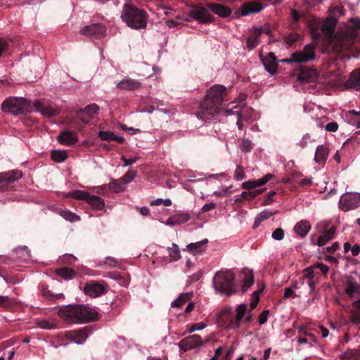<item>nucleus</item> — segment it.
Wrapping results in <instances>:
<instances>
[{
    "mask_svg": "<svg viewBox=\"0 0 360 360\" xmlns=\"http://www.w3.org/2000/svg\"><path fill=\"white\" fill-rule=\"evenodd\" d=\"M336 20L333 18H328L321 27L322 33L326 37L324 51L330 53H338L349 49L353 44L357 32L360 30V18L350 20V25L340 30L333 34Z\"/></svg>",
    "mask_w": 360,
    "mask_h": 360,
    "instance_id": "obj_1",
    "label": "nucleus"
},
{
    "mask_svg": "<svg viewBox=\"0 0 360 360\" xmlns=\"http://www.w3.org/2000/svg\"><path fill=\"white\" fill-rule=\"evenodd\" d=\"M226 101V88L220 84L212 86L200 103L196 117L205 122L212 120L222 110V104Z\"/></svg>",
    "mask_w": 360,
    "mask_h": 360,
    "instance_id": "obj_2",
    "label": "nucleus"
},
{
    "mask_svg": "<svg viewBox=\"0 0 360 360\" xmlns=\"http://www.w3.org/2000/svg\"><path fill=\"white\" fill-rule=\"evenodd\" d=\"M58 315L67 323L78 324L96 320L98 313L89 305L67 304L58 309Z\"/></svg>",
    "mask_w": 360,
    "mask_h": 360,
    "instance_id": "obj_3",
    "label": "nucleus"
},
{
    "mask_svg": "<svg viewBox=\"0 0 360 360\" xmlns=\"http://www.w3.org/2000/svg\"><path fill=\"white\" fill-rule=\"evenodd\" d=\"M247 305L240 304L236 309V314L232 309L226 307L217 315L218 323L226 329L236 330L240 328V321L245 317Z\"/></svg>",
    "mask_w": 360,
    "mask_h": 360,
    "instance_id": "obj_4",
    "label": "nucleus"
},
{
    "mask_svg": "<svg viewBox=\"0 0 360 360\" xmlns=\"http://www.w3.org/2000/svg\"><path fill=\"white\" fill-rule=\"evenodd\" d=\"M121 18L128 27L139 30L146 27L148 16L143 10L129 4H124L121 13Z\"/></svg>",
    "mask_w": 360,
    "mask_h": 360,
    "instance_id": "obj_5",
    "label": "nucleus"
},
{
    "mask_svg": "<svg viewBox=\"0 0 360 360\" xmlns=\"http://www.w3.org/2000/svg\"><path fill=\"white\" fill-rule=\"evenodd\" d=\"M235 274L231 270L225 269L219 271L213 277V287L219 293L231 295L235 293Z\"/></svg>",
    "mask_w": 360,
    "mask_h": 360,
    "instance_id": "obj_6",
    "label": "nucleus"
},
{
    "mask_svg": "<svg viewBox=\"0 0 360 360\" xmlns=\"http://www.w3.org/2000/svg\"><path fill=\"white\" fill-rule=\"evenodd\" d=\"M1 109L11 115H19L32 112L33 107L30 101L23 97H10L3 102Z\"/></svg>",
    "mask_w": 360,
    "mask_h": 360,
    "instance_id": "obj_7",
    "label": "nucleus"
},
{
    "mask_svg": "<svg viewBox=\"0 0 360 360\" xmlns=\"http://www.w3.org/2000/svg\"><path fill=\"white\" fill-rule=\"evenodd\" d=\"M67 197L77 200H85L94 210H101L105 207L104 200L97 195H90L89 193L84 191H75L68 193Z\"/></svg>",
    "mask_w": 360,
    "mask_h": 360,
    "instance_id": "obj_8",
    "label": "nucleus"
},
{
    "mask_svg": "<svg viewBox=\"0 0 360 360\" xmlns=\"http://www.w3.org/2000/svg\"><path fill=\"white\" fill-rule=\"evenodd\" d=\"M316 58L315 46L311 44L305 45L303 50L291 54L289 58L281 60L283 63H307Z\"/></svg>",
    "mask_w": 360,
    "mask_h": 360,
    "instance_id": "obj_9",
    "label": "nucleus"
},
{
    "mask_svg": "<svg viewBox=\"0 0 360 360\" xmlns=\"http://www.w3.org/2000/svg\"><path fill=\"white\" fill-rule=\"evenodd\" d=\"M360 205V194L359 193H344L340 199L339 207L341 210L347 212L354 210Z\"/></svg>",
    "mask_w": 360,
    "mask_h": 360,
    "instance_id": "obj_10",
    "label": "nucleus"
},
{
    "mask_svg": "<svg viewBox=\"0 0 360 360\" xmlns=\"http://www.w3.org/2000/svg\"><path fill=\"white\" fill-rule=\"evenodd\" d=\"M32 107L37 112L48 117L56 116L59 113V109L54 103L44 99L36 101Z\"/></svg>",
    "mask_w": 360,
    "mask_h": 360,
    "instance_id": "obj_11",
    "label": "nucleus"
},
{
    "mask_svg": "<svg viewBox=\"0 0 360 360\" xmlns=\"http://www.w3.org/2000/svg\"><path fill=\"white\" fill-rule=\"evenodd\" d=\"M204 342L198 335H190L186 338L182 339L179 343L178 346L182 352L193 349L197 347L202 345Z\"/></svg>",
    "mask_w": 360,
    "mask_h": 360,
    "instance_id": "obj_12",
    "label": "nucleus"
},
{
    "mask_svg": "<svg viewBox=\"0 0 360 360\" xmlns=\"http://www.w3.org/2000/svg\"><path fill=\"white\" fill-rule=\"evenodd\" d=\"M91 330L89 327H85L77 331H71L66 333V338L70 342L77 345L84 343L91 334Z\"/></svg>",
    "mask_w": 360,
    "mask_h": 360,
    "instance_id": "obj_13",
    "label": "nucleus"
},
{
    "mask_svg": "<svg viewBox=\"0 0 360 360\" xmlns=\"http://www.w3.org/2000/svg\"><path fill=\"white\" fill-rule=\"evenodd\" d=\"M328 224L326 222H321L318 224V226L322 227L321 234L319 236L317 242L313 243L319 247L325 245L329 240L335 237L336 229L335 227L327 229Z\"/></svg>",
    "mask_w": 360,
    "mask_h": 360,
    "instance_id": "obj_14",
    "label": "nucleus"
},
{
    "mask_svg": "<svg viewBox=\"0 0 360 360\" xmlns=\"http://www.w3.org/2000/svg\"><path fill=\"white\" fill-rule=\"evenodd\" d=\"M225 112L227 115H236V125L240 130L243 128V121H248L250 120V117L245 114V111L242 110L241 105L236 104L233 106L226 109Z\"/></svg>",
    "mask_w": 360,
    "mask_h": 360,
    "instance_id": "obj_15",
    "label": "nucleus"
},
{
    "mask_svg": "<svg viewBox=\"0 0 360 360\" xmlns=\"http://www.w3.org/2000/svg\"><path fill=\"white\" fill-rule=\"evenodd\" d=\"M81 33L85 36L99 39L105 35V28L101 23H94L85 26L81 30Z\"/></svg>",
    "mask_w": 360,
    "mask_h": 360,
    "instance_id": "obj_16",
    "label": "nucleus"
},
{
    "mask_svg": "<svg viewBox=\"0 0 360 360\" xmlns=\"http://www.w3.org/2000/svg\"><path fill=\"white\" fill-rule=\"evenodd\" d=\"M105 292V288L103 283L90 281L86 283L84 288L85 295L91 297H97L102 295Z\"/></svg>",
    "mask_w": 360,
    "mask_h": 360,
    "instance_id": "obj_17",
    "label": "nucleus"
},
{
    "mask_svg": "<svg viewBox=\"0 0 360 360\" xmlns=\"http://www.w3.org/2000/svg\"><path fill=\"white\" fill-rule=\"evenodd\" d=\"M260 59L265 68V70L268 72L271 75H274L276 72L279 61L277 60L274 53L269 52L265 57L260 56ZM280 62H281V60H280Z\"/></svg>",
    "mask_w": 360,
    "mask_h": 360,
    "instance_id": "obj_18",
    "label": "nucleus"
},
{
    "mask_svg": "<svg viewBox=\"0 0 360 360\" xmlns=\"http://www.w3.org/2000/svg\"><path fill=\"white\" fill-rule=\"evenodd\" d=\"M191 16L200 23H207L212 21V18L207 8H197L191 11Z\"/></svg>",
    "mask_w": 360,
    "mask_h": 360,
    "instance_id": "obj_19",
    "label": "nucleus"
},
{
    "mask_svg": "<svg viewBox=\"0 0 360 360\" xmlns=\"http://www.w3.org/2000/svg\"><path fill=\"white\" fill-rule=\"evenodd\" d=\"M77 141V134L72 131H63L58 136V141L62 145L72 146Z\"/></svg>",
    "mask_w": 360,
    "mask_h": 360,
    "instance_id": "obj_20",
    "label": "nucleus"
},
{
    "mask_svg": "<svg viewBox=\"0 0 360 360\" xmlns=\"http://www.w3.org/2000/svg\"><path fill=\"white\" fill-rule=\"evenodd\" d=\"M274 176L272 174H267L259 179L250 180L245 181L242 184L241 187L243 189L249 190L256 187L261 186L266 184L270 181Z\"/></svg>",
    "mask_w": 360,
    "mask_h": 360,
    "instance_id": "obj_21",
    "label": "nucleus"
},
{
    "mask_svg": "<svg viewBox=\"0 0 360 360\" xmlns=\"http://www.w3.org/2000/svg\"><path fill=\"white\" fill-rule=\"evenodd\" d=\"M22 176L21 171L13 169L11 171L0 173V184L13 183Z\"/></svg>",
    "mask_w": 360,
    "mask_h": 360,
    "instance_id": "obj_22",
    "label": "nucleus"
},
{
    "mask_svg": "<svg viewBox=\"0 0 360 360\" xmlns=\"http://www.w3.org/2000/svg\"><path fill=\"white\" fill-rule=\"evenodd\" d=\"M98 111L99 107L96 104L92 103L86 106L84 109H80L77 112V116L80 117L81 120L84 123L86 124L89 122V120H85L84 118H82L81 117L82 114L84 113L89 117V119H92L98 114Z\"/></svg>",
    "mask_w": 360,
    "mask_h": 360,
    "instance_id": "obj_23",
    "label": "nucleus"
},
{
    "mask_svg": "<svg viewBox=\"0 0 360 360\" xmlns=\"http://www.w3.org/2000/svg\"><path fill=\"white\" fill-rule=\"evenodd\" d=\"M345 86L347 88L355 90L360 89V68H356L350 73L349 79L345 82Z\"/></svg>",
    "mask_w": 360,
    "mask_h": 360,
    "instance_id": "obj_24",
    "label": "nucleus"
},
{
    "mask_svg": "<svg viewBox=\"0 0 360 360\" xmlns=\"http://www.w3.org/2000/svg\"><path fill=\"white\" fill-rule=\"evenodd\" d=\"M264 8L262 4L258 2H247L242 6L241 14L246 16L261 11Z\"/></svg>",
    "mask_w": 360,
    "mask_h": 360,
    "instance_id": "obj_25",
    "label": "nucleus"
},
{
    "mask_svg": "<svg viewBox=\"0 0 360 360\" xmlns=\"http://www.w3.org/2000/svg\"><path fill=\"white\" fill-rule=\"evenodd\" d=\"M141 84L137 80L131 78H124L117 84V88L122 90H136L141 87Z\"/></svg>",
    "mask_w": 360,
    "mask_h": 360,
    "instance_id": "obj_26",
    "label": "nucleus"
},
{
    "mask_svg": "<svg viewBox=\"0 0 360 360\" xmlns=\"http://www.w3.org/2000/svg\"><path fill=\"white\" fill-rule=\"evenodd\" d=\"M311 229V224L307 220H301L294 226L295 232L301 238H304L308 234Z\"/></svg>",
    "mask_w": 360,
    "mask_h": 360,
    "instance_id": "obj_27",
    "label": "nucleus"
},
{
    "mask_svg": "<svg viewBox=\"0 0 360 360\" xmlns=\"http://www.w3.org/2000/svg\"><path fill=\"white\" fill-rule=\"evenodd\" d=\"M262 30L261 27L255 28L253 34L247 38L246 44L249 49H255L259 44V37L262 34Z\"/></svg>",
    "mask_w": 360,
    "mask_h": 360,
    "instance_id": "obj_28",
    "label": "nucleus"
},
{
    "mask_svg": "<svg viewBox=\"0 0 360 360\" xmlns=\"http://www.w3.org/2000/svg\"><path fill=\"white\" fill-rule=\"evenodd\" d=\"M207 7L213 13L222 18H226L231 13L230 8L221 4H207Z\"/></svg>",
    "mask_w": 360,
    "mask_h": 360,
    "instance_id": "obj_29",
    "label": "nucleus"
},
{
    "mask_svg": "<svg viewBox=\"0 0 360 360\" xmlns=\"http://www.w3.org/2000/svg\"><path fill=\"white\" fill-rule=\"evenodd\" d=\"M241 278L243 282V290H247L254 283V274L253 271L249 269H244L241 272Z\"/></svg>",
    "mask_w": 360,
    "mask_h": 360,
    "instance_id": "obj_30",
    "label": "nucleus"
},
{
    "mask_svg": "<svg viewBox=\"0 0 360 360\" xmlns=\"http://www.w3.org/2000/svg\"><path fill=\"white\" fill-rule=\"evenodd\" d=\"M328 155V149L323 145H319L317 146L314 160L318 163H324Z\"/></svg>",
    "mask_w": 360,
    "mask_h": 360,
    "instance_id": "obj_31",
    "label": "nucleus"
},
{
    "mask_svg": "<svg viewBox=\"0 0 360 360\" xmlns=\"http://www.w3.org/2000/svg\"><path fill=\"white\" fill-rule=\"evenodd\" d=\"M125 186V182H124L121 179H114L111 178L110 182L108 184V188L115 193L124 191Z\"/></svg>",
    "mask_w": 360,
    "mask_h": 360,
    "instance_id": "obj_32",
    "label": "nucleus"
},
{
    "mask_svg": "<svg viewBox=\"0 0 360 360\" xmlns=\"http://www.w3.org/2000/svg\"><path fill=\"white\" fill-rule=\"evenodd\" d=\"M347 122L352 125L360 128V111L350 110L345 115Z\"/></svg>",
    "mask_w": 360,
    "mask_h": 360,
    "instance_id": "obj_33",
    "label": "nucleus"
},
{
    "mask_svg": "<svg viewBox=\"0 0 360 360\" xmlns=\"http://www.w3.org/2000/svg\"><path fill=\"white\" fill-rule=\"evenodd\" d=\"M193 294L191 292L181 293L179 297L171 303L172 307H181L184 303L189 301Z\"/></svg>",
    "mask_w": 360,
    "mask_h": 360,
    "instance_id": "obj_34",
    "label": "nucleus"
},
{
    "mask_svg": "<svg viewBox=\"0 0 360 360\" xmlns=\"http://www.w3.org/2000/svg\"><path fill=\"white\" fill-rule=\"evenodd\" d=\"M56 274L65 280H71L75 275L76 272L69 268H60L56 270Z\"/></svg>",
    "mask_w": 360,
    "mask_h": 360,
    "instance_id": "obj_35",
    "label": "nucleus"
},
{
    "mask_svg": "<svg viewBox=\"0 0 360 360\" xmlns=\"http://www.w3.org/2000/svg\"><path fill=\"white\" fill-rule=\"evenodd\" d=\"M359 285L353 280L350 279L346 286L345 292L349 296L354 297L359 292Z\"/></svg>",
    "mask_w": 360,
    "mask_h": 360,
    "instance_id": "obj_36",
    "label": "nucleus"
},
{
    "mask_svg": "<svg viewBox=\"0 0 360 360\" xmlns=\"http://www.w3.org/2000/svg\"><path fill=\"white\" fill-rule=\"evenodd\" d=\"M68 158L66 150H53L51 151V158L56 162H63Z\"/></svg>",
    "mask_w": 360,
    "mask_h": 360,
    "instance_id": "obj_37",
    "label": "nucleus"
},
{
    "mask_svg": "<svg viewBox=\"0 0 360 360\" xmlns=\"http://www.w3.org/2000/svg\"><path fill=\"white\" fill-rule=\"evenodd\" d=\"M208 242L207 239H204L197 243H190L187 245V249L193 255H196L202 251V246Z\"/></svg>",
    "mask_w": 360,
    "mask_h": 360,
    "instance_id": "obj_38",
    "label": "nucleus"
},
{
    "mask_svg": "<svg viewBox=\"0 0 360 360\" xmlns=\"http://www.w3.org/2000/svg\"><path fill=\"white\" fill-rule=\"evenodd\" d=\"M59 214L63 218L70 222L80 220L79 216L66 209L60 210Z\"/></svg>",
    "mask_w": 360,
    "mask_h": 360,
    "instance_id": "obj_39",
    "label": "nucleus"
},
{
    "mask_svg": "<svg viewBox=\"0 0 360 360\" xmlns=\"http://www.w3.org/2000/svg\"><path fill=\"white\" fill-rule=\"evenodd\" d=\"M274 212L264 210L257 215L255 220V225L257 226L262 221L267 219L271 216L274 215Z\"/></svg>",
    "mask_w": 360,
    "mask_h": 360,
    "instance_id": "obj_40",
    "label": "nucleus"
},
{
    "mask_svg": "<svg viewBox=\"0 0 360 360\" xmlns=\"http://www.w3.org/2000/svg\"><path fill=\"white\" fill-rule=\"evenodd\" d=\"M254 143L252 142L251 140L244 138L242 139L240 149L243 153H247L252 150L253 148Z\"/></svg>",
    "mask_w": 360,
    "mask_h": 360,
    "instance_id": "obj_41",
    "label": "nucleus"
},
{
    "mask_svg": "<svg viewBox=\"0 0 360 360\" xmlns=\"http://www.w3.org/2000/svg\"><path fill=\"white\" fill-rule=\"evenodd\" d=\"M169 255L175 261L178 260L181 257L180 250L178 245L175 243H172V247L167 248Z\"/></svg>",
    "mask_w": 360,
    "mask_h": 360,
    "instance_id": "obj_42",
    "label": "nucleus"
},
{
    "mask_svg": "<svg viewBox=\"0 0 360 360\" xmlns=\"http://www.w3.org/2000/svg\"><path fill=\"white\" fill-rule=\"evenodd\" d=\"M37 326L39 328L42 329L51 330L56 328V323L49 321V320H41L37 322Z\"/></svg>",
    "mask_w": 360,
    "mask_h": 360,
    "instance_id": "obj_43",
    "label": "nucleus"
},
{
    "mask_svg": "<svg viewBox=\"0 0 360 360\" xmlns=\"http://www.w3.org/2000/svg\"><path fill=\"white\" fill-rule=\"evenodd\" d=\"M233 178L236 181H242L246 178L245 172L243 167L237 165L234 172Z\"/></svg>",
    "mask_w": 360,
    "mask_h": 360,
    "instance_id": "obj_44",
    "label": "nucleus"
},
{
    "mask_svg": "<svg viewBox=\"0 0 360 360\" xmlns=\"http://www.w3.org/2000/svg\"><path fill=\"white\" fill-rule=\"evenodd\" d=\"M98 136L103 141H112L115 139V134L112 131H100Z\"/></svg>",
    "mask_w": 360,
    "mask_h": 360,
    "instance_id": "obj_45",
    "label": "nucleus"
},
{
    "mask_svg": "<svg viewBox=\"0 0 360 360\" xmlns=\"http://www.w3.org/2000/svg\"><path fill=\"white\" fill-rule=\"evenodd\" d=\"M174 217L176 221V226L184 224L188 221L191 219L190 215L188 213H180L174 214Z\"/></svg>",
    "mask_w": 360,
    "mask_h": 360,
    "instance_id": "obj_46",
    "label": "nucleus"
},
{
    "mask_svg": "<svg viewBox=\"0 0 360 360\" xmlns=\"http://www.w3.org/2000/svg\"><path fill=\"white\" fill-rule=\"evenodd\" d=\"M259 300V291H255L251 296L250 307L251 309H254Z\"/></svg>",
    "mask_w": 360,
    "mask_h": 360,
    "instance_id": "obj_47",
    "label": "nucleus"
},
{
    "mask_svg": "<svg viewBox=\"0 0 360 360\" xmlns=\"http://www.w3.org/2000/svg\"><path fill=\"white\" fill-rule=\"evenodd\" d=\"M299 39V34L297 33H289L285 36V42L288 45H291Z\"/></svg>",
    "mask_w": 360,
    "mask_h": 360,
    "instance_id": "obj_48",
    "label": "nucleus"
},
{
    "mask_svg": "<svg viewBox=\"0 0 360 360\" xmlns=\"http://www.w3.org/2000/svg\"><path fill=\"white\" fill-rule=\"evenodd\" d=\"M76 257L70 254H65L60 257V260L63 263L72 264L76 261Z\"/></svg>",
    "mask_w": 360,
    "mask_h": 360,
    "instance_id": "obj_49",
    "label": "nucleus"
},
{
    "mask_svg": "<svg viewBox=\"0 0 360 360\" xmlns=\"http://www.w3.org/2000/svg\"><path fill=\"white\" fill-rule=\"evenodd\" d=\"M271 237L275 240H281L284 237V231L281 228H278L272 233Z\"/></svg>",
    "mask_w": 360,
    "mask_h": 360,
    "instance_id": "obj_50",
    "label": "nucleus"
},
{
    "mask_svg": "<svg viewBox=\"0 0 360 360\" xmlns=\"http://www.w3.org/2000/svg\"><path fill=\"white\" fill-rule=\"evenodd\" d=\"M136 176V172H127L122 178H120L124 182H125V185L130 183L133 181V179Z\"/></svg>",
    "mask_w": 360,
    "mask_h": 360,
    "instance_id": "obj_51",
    "label": "nucleus"
},
{
    "mask_svg": "<svg viewBox=\"0 0 360 360\" xmlns=\"http://www.w3.org/2000/svg\"><path fill=\"white\" fill-rule=\"evenodd\" d=\"M312 140L311 139V136L309 134H305L300 141L299 142L298 145L301 148H304L307 147V144L311 142Z\"/></svg>",
    "mask_w": 360,
    "mask_h": 360,
    "instance_id": "obj_52",
    "label": "nucleus"
},
{
    "mask_svg": "<svg viewBox=\"0 0 360 360\" xmlns=\"http://www.w3.org/2000/svg\"><path fill=\"white\" fill-rule=\"evenodd\" d=\"M206 327H207V324H205L203 322L194 323L188 329V332L191 333L195 330H200L205 329Z\"/></svg>",
    "mask_w": 360,
    "mask_h": 360,
    "instance_id": "obj_53",
    "label": "nucleus"
},
{
    "mask_svg": "<svg viewBox=\"0 0 360 360\" xmlns=\"http://www.w3.org/2000/svg\"><path fill=\"white\" fill-rule=\"evenodd\" d=\"M269 314V310H267V309L266 310H264L259 314V325L262 326V325L264 324L267 321Z\"/></svg>",
    "mask_w": 360,
    "mask_h": 360,
    "instance_id": "obj_54",
    "label": "nucleus"
},
{
    "mask_svg": "<svg viewBox=\"0 0 360 360\" xmlns=\"http://www.w3.org/2000/svg\"><path fill=\"white\" fill-rule=\"evenodd\" d=\"M296 297V294L292 288H285L284 290V298H295Z\"/></svg>",
    "mask_w": 360,
    "mask_h": 360,
    "instance_id": "obj_55",
    "label": "nucleus"
},
{
    "mask_svg": "<svg viewBox=\"0 0 360 360\" xmlns=\"http://www.w3.org/2000/svg\"><path fill=\"white\" fill-rule=\"evenodd\" d=\"M257 194V193L256 191H243L240 193V196L247 200H252Z\"/></svg>",
    "mask_w": 360,
    "mask_h": 360,
    "instance_id": "obj_56",
    "label": "nucleus"
},
{
    "mask_svg": "<svg viewBox=\"0 0 360 360\" xmlns=\"http://www.w3.org/2000/svg\"><path fill=\"white\" fill-rule=\"evenodd\" d=\"M122 159L123 160V161L124 162L123 166L124 167H128V166H130L132 164L135 163L139 159V157L136 156V157H134L133 158L127 159L125 157L122 156Z\"/></svg>",
    "mask_w": 360,
    "mask_h": 360,
    "instance_id": "obj_57",
    "label": "nucleus"
},
{
    "mask_svg": "<svg viewBox=\"0 0 360 360\" xmlns=\"http://www.w3.org/2000/svg\"><path fill=\"white\" fill-rule=\"evenodd\" d=\"M338 129V124L335 122H331L327 124L325 127V129L328 131L335 132Z\"/></svg>",
    "mask_w": 360,
    "mask_h": 360,
    "instance_id": "obj_58",
    "label": "nucleus"
},
{
    "mask_svg": "<svg viewBox=\"0 0 360 360\" xmlns=\"http://www.w3.org/2000/svg\"><path fill=\"white\" fill-rule=\"evenodd\" d=\"M12 304L8 296H0V306L8 307Z\"/></svg>",
    "mask_w": 360,
    "mask_h": 360,
    "instance_id": "obj_59",
    "label": "nucleus"
},
{
    "mask_svg": "<svg viewBox=\"0 0 360 360\" xmlns=\"http://www.w3.org/2000/svg\"><path fill=\"white\" fill-rule=\"evenodd\" d=\"M305 274L304 276L308 278L309 280H312L314 277V270L312 266L307 267L304 269Z\"/></svg>",
    "mask_w": 360,
    "mask_h": 360,
    "instance_id": "obj_60",
    "label": "nucleus"
},
{
    "mask_svg": "<svg viewBox=\"0 0 360 360\" xmlns=\"http://www.w3.org/2000/svg\"><path fill=\"white\" fill-rule=\"evenodd\" d=\"M159 221L162 223H164L165 224L169 226H176V221L175 220L174 215L168 218L165 221H164L162 219H159Z\"/></svg>",
    "mask_w": 360,
    "mask_h": 360,
    "instance_id": "obj_61",
    "label": "nucleus"
},
{
    "mask_svg": "<svg viewBox=\"0 0 360 360\" xmlns=\"http://www.w3.org/2000/svg\"><path fill=\"white\" fill-rule=\"evenodd\" d=\"M340 248V243L338 242L333 243L330 246L327 247L326 251L329 253H334Z\"/></svg>",
    "mask_w": 360,
    "mask_h": 360,
    "instance_id": "obj_62",
    "label": "nucleus"
},
{
    "mask_svg": "<svg viewBox=\"0 0 360 360\" xmlns=\"http://www.w3.org/2000/svg\"><path fill=\"white\" fill-rule=\"evenodd\" d=\"M322 1L323 0H302V3L309 7L319 4L322 2Z\"/></svg>",
    "mask_w": 360,
    "mask_h": 360,
    "instance_id": "obj_63",
    "label": "nucleus"
},
{
    "mask_svg": "<svg viewBox=\"0 0 360 360\" xmlns=\"http://www.w3.org/2000/svg\"><path fill=\"white\" fill-rule=\"evenodd\" d=\"M216 207V205L214 202L205 204L202 207V212H206L214 210Z\"/></svg>",
    "mask_w": 360,
    "mask_h": 360,
    "instance_id": "obj_64",
    "label": "nucleus"
}]
</instances>
